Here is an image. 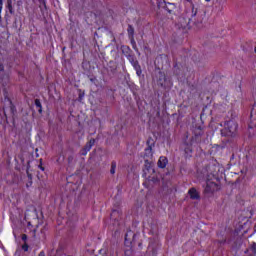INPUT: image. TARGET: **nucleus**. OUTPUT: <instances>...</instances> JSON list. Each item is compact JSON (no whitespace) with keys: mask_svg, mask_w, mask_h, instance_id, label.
I'll return each mask as SVG.
<instances>
[{"mask_svg":"<svg viewBox=\"0 0 256 256\" xmlns=\"http://www.w3.org/2000/svg\"><path fill=\"white\" fill-rule=\"evenodd\" d=\"M203 128L201 126H196L193 129V136L191 139V143H201V137H203Z\"/></svg>","mask_w":256,"mask_h":256,"instance_id":"nucleus-6","label":"nucleus"},{"mask_svg":"<svg viewBox=\"0 0 256 256\" xmlns=\"http://www.w3.org/2000/svg\"><path fill=\"white\" fill-rule=\"evenodd\" d=\"M122 55H125L126 59H133L135 57V53L131 50V47L127 45L121 46Z\"/></svg>","mask_w":256,"mask_h":256,"instance_id":"nucleus-8","label":"nucleus"},{"mask_svg":"<svg viewBox=\"0 0 256 256\" xmlns=\"http://www.w3.org/2000/svg\"><path fill=\"white\" fill-rule=\"evenodd\" d=\"M38 256H45V251H41Z\"/></svg>","mask_w":256,"mask_h":256,"instance_id":"nucleus-34","label":"nucleus"},{"mask_svg":"<svg viewBox=\"0 0 256 256\" xmlns=\"http://www.w3.org/2000/svg\"><path fill=\"white\" fill-rule=\"evenodd\" d=\"M215 181H218L215 175L208 176L204 184V195H206V197H211L213 193H215L216 191H219L220 189L219 184H217V182Z\"/></svg>","mask_w":256,"mask_h":256,"instance_id":"nucleus-2","label":"nucleus"},{"mask_svg":"<svg viewBox=\"0 0 256 256\" xmlns=\"http://www.w3.org/2000/svg\"><path fill=\"white\" fill-rule=\"evenodd\" d=\"M29 185H31V182H29L28 184H26L27 187H29Z\"/></svg>","mask_w":256,"mask_h":256,"instance_id":"nucleus-37","label":"nucleus"},{"mask_svg":"<svg viewBox=\"0 0 256 256\" xmlns=\"http://www.w3.org/2000/svg\"><path fill=\"white\" fill-rule=\"evenodd\" d=\"M120 213L119 210H113L110 214V219H117L116 217H119Z\"/></svg>","mask_w":256,"mask_h":256,"instance_id":"nucleus-20","label":"nucleus"},{"mask_svg":"<svg viewBox=\"0 0 256 256\" xmlns=\"http://www.w3.org/2000/svg\"><path fill=\"white\" fill-rule=\"evenodd\" d=\"M134 240H135V233H133V231L129 230L125 234V241H129V243H131Z\"/></svg>","mask_w":256,"mask_h":256,"instance_id":"nucleus-14","label":"nucleus"},{"mask_svg":"<svg viewBox=\"0 0 256 256\" xmlns=\"http://www.w3.org/2000/svg\"><path fill=\"white\" fill-rule=\"evenodd\" d=\"M188 194L190 196V199L192 200H199L201 199V196L199 195V192H197V189L195 188H191L189 191H188Z\"/></svg>","mask_w":256,"mask_h":256,"instance_id":"nucleus-10","label":"nucleus"},{"mask_svg":"<svg viewBox=\"0 0 256 256\" xmlns=\"http://www.w3.org/2000/svg\"><path fill=\"white\" fill-rule=\"evenodd\" d=\"M3 11V0H0V23L3 21V18L1 17V12Z\"/></svg>","mask_w":256,"mask_h":256,"instance_id":"nucleus-23","label":"nucleus"},{"mask_svg":"<svg viewBox=\"0 0 256 256\" xmlns=\"http://www.w3.org/2000/svg\"><path fill=\"white\" fill-rule=\"evenodd\" d=\"M127 33H128L129 39H133V37H135V28L133 27V25L131 24L128 25Z\"/></svg>","mask_w":256,"mask_h":256,"instance_id":"nucleus-15","label":"nucleus"},{"mask_svg":"<svg viewBox=\"0 0 256 256\" xmlns=\"http://www.w3.org/2000/svg\"><path fill=\"white\" fill-rule=\"evenodd\" d=\"M91 148L88 144H86L83 149L86 150L87 152L91 151Z\"/></svg>","mask_w":256,"mask_h":256,"instance_id":"nucleus-29","label":"nucleus"},{"mask_svg":"<svg viewBox=\"0 0 256 256\" xmlns=\"http://www.w3.org/2000/svg\"><path fill=\"white\" fill-rule=\"evenodd\" d=\"M238 127L239 125L235 120L225 122V127L221 130L222 137H235V135H237Z\"/></svg>","mask_w":256,"mask_h":256,"instance_id":"nucleus-3","label":"nucleus"},{"mask_svg":"<svg viewBox=\"0 0 256 256\" xmlns=\"http://www.w3.org/2000/svg\"><path fill=\"white\" fill-rule=\"evenodd\" d=\"M205 1H207V3H209V1H211V0H205Z\"/></svg>","mask_w":256,"mask_h":256,"instance_id":"nucleus-40","label":"nucleus"},{"mask_svg":"<svg viewBox=\"0 0 256 256\" xmlns=\"http://www.w3.org/2000/svg\"><path fill=\"white\" fill-rule=\"evenodd\" d=\"M116 169H117V162L116 161H112L111 162V169H110L111 175H115Z\"/></svg>","mask_w":256,"mask_h":256,"instance_id":"nucleus-18","label":"nucleus"},{"mask_svg":"<svg viewBox=\"0 0 256 256\" xmlns=\"http://www.w3.org/2000/svg\"><path fill=\"white\" fill-rule=\"evenodd\" d=\"M219 243V245H225V243L227 242V240H218L217 241Z\"/></svg>","mask_w":256,"mask_h":256,"instance_id":"nucleus-31","label":"nucleus"},{"mask_svg":"<svg viewBox=\"0 0 256 256\" xmlns=\"http://www.w3.org/2000/svg\"><path fill=\"white\" fill-rule=\"evenodd\" d=\"M184 153H185L186 157H191V153H193V149L191 148V146H187L184 149Z\"/></svg>","mask_w":256,"mask_h":256,"instance_id":"nucleus-19","label":"nucleus"},{"mask_svg":"<svg viewBox=\"0 0 256 256\" xmlns=\"http://www.w3.org/2000/svg\"><path fill=\"white\" fill-rule=\"evenodd\" d=\"M35 106L37 107L39 113H43V106L41 105V100L35 99Z\"/></svg>","mask_w":256,"mask_h":256,"instance_id":"nucleus-16","label":"nucleus"},{"mask_svg":"<svg viewBox=\"0 0 256 256\" xmlns=\"http://www.w3.org/2000/svg\"><path fill=\"white\" fill-rule=\"evenodd\" d=\"M130 39H131L132 45H137V44L135 43V39H134V38H130Z\"/></svg>","mask_w":256,"mask_h":256,"instance_id":"nucleus-33","label":"nucleus"},{"mask_svg":"<svg viewBox=\"0 0 256 256\" xmlns=\"http://www.w3.org/2000/svg\"><path fill=\"white\" fill-rule=\"evenodd\" d=\"M254 53H256V46H255V48H254Z\"/></svg>","mask_w":256,"mask_h":256,"instance_id":"nucleus-38","label":"nucleus"},{"mask_svg":"<svg viewBox=\"0 0 256 256\" xmlns=\"http://www.w3.org/2000/svg\"><path fill=\"white\" fill-rule=\"evenodd\" d=\"M188 25H195L196 27H201V24L203 23V18L201 16L197 17V9L195 6L192 5L191 12H188Z\"/></svg>","mask_w":256,"mask_h":256,"instance_id":"nucleus-5","label":"nucleus"},{"mask_svg":"<svg viewBox=\"0 0 256 256\" xmlns=\"http://www.w3.org/2000/svg\"><path fill=\"white\" fill-rule=\"evenodd\" d=\"M5 105L0 110V117L4 124H9V119L15 121V115H17V108L13 105L11 98H4Z\"/></svg>","mask_w":256,"mask_h":256,"instance_id":"nucleus-1","label":"nucleus"},{"mask_svg":"<svg viewBox=\"0 0 256 256\" xmlns=\"http://www.w3.org/2000/svg\"><path fill=\"white\" fill-rule=\"evenodd\" d=\"M166 10L168 11V13H171V10H169L167 7H166Z\"/></svg>","mask_w":256,"mask_h":256,"instance_id":"nucleus-36","label":"nucleus"},{"mask_svg":"<svg viewBox=\"0 0 256 256\" xmlns=\"http://www.w3.org/2000/svg\"><path fill=\"white\" fill-rule=\"evenodd\" d=\"M114 221H119V219L116 218V219H114Z\"/></svg>","mask_w":256,"mask_h":256,"instance_id":"nucleus-39","label":"nucleus"},{"mask_svg":"<svg viewBox=\"0 0 256 256\" xmlns=\"http://www.w3.org/2000/svg\"><path fill=\"white\" fill-rule=\"evenodd\" d=\"M38 1L40 3L41 11H43V8H41V7H44V9H47V0H38Z\"/></svg>","mask_w":256,"mask_h":256,"instance_id":"nucleus-21","label":"nucleus"},{"mask_svg":"<svg viewBox=\"0 0 256 256\" xmlns=\"http://www.w3.org/2000/svg\"><path fill=\"white\" fill-rule=\"evenodd\" d=\"M68 161L71 163V161H73V156L68 157Z\"/></svg>","mask_w":256,"mask_h":256,"instance_id":"nucleus-35","label":"nucleus"},{"mask_svg":"<svg viewBox=\"0 0 256 256\" xmlns=\"http://www.w3.org/2000/svg\"><path fill=\"white\" fill-rule=\"evenodd\" d=\"M144 167L146 169V171H151L152 167H153V161H144Z\"/></svg>","mask_w":256,"mask_h":256,"instance_id":"nucleus-17","label":"nucleus"},{"mask_svg":"<svg viewBox=\"0 0 256 256\" xmlns=\"http://www.w3.org/2000/svg\"><path fill=\"white\" fill-rule=\"evenodd\" d=\"M244 256H256V243L253 242L250 247L244 251Z\"/></svg>","mask_w":256,"mask_h":256,"instance_id":"nucleus-9","label":"nucleus"},{"mask_svg":"<svg viewBox=\"0 0 256 256\" xmlns=\"http://www.w3.org/2000/svg\"><path fill=\"white\" fill-rule=\"evenodd\" d=\"M87 153H89V152H87L86 150H84V148H82V149L80 150V155H82L83 157H85V155H87Z\"/></svg>","mask_w":256,"mask_h":256,"instance_id":"nucleus-27","label":"nucleus"},{"mask_svg":"<svg viewBox=\"0 0 256 256\" xmlns=\"http://www.w3.org/2000/svg\"><path fill=\"white\" fill-rule=\"evenodd\" d=\"M169 163V160L165 156H161L158 160V167L160 169H165L167 167V164Z\"/></svg>","mask_w":256,"mask_h":256,"instance_id":"nucleus-12","label":"nucleus"},{"mask_svg":"<svg viewBox=\"0 0 256 256\" xmlns=\"http://www.w3.org/2000/svg\"><path fill=\"white\" fill-rule=\"evenodd\" d=\"M147 147L144 150V161H155L153 158V147H155V140L149 137L146 141Z\"/></svg>","mask_w":256,"mask_h":256,"instance_id":"nucleus-4","label":"nucleus"},{"mask_svg":"<svg viewBox=\"0 0 256 256\" xmlns=\"http://www.w3.org/2000/svg\"><path fill=\"white\" fill-rule=\"evenodd\" d=\"M38 169H41V171H45V167H43V159H40V164L38 165Z\"/></svg>","mask_w":256,"mask_h":256,"instance_id":"nucleus-24","label":"nucleus"},{"mask_svg":"<svg viewBox=\"0 0 256 256\" xmlns=\"http://www.w3.org/2000/svg\"><path fill=\"white\" fill-rule=\"evenodd\" d=\"M174 75H176L178 79H185V73H183V70H181L177 64L174 65Z\"/></svg>","mask_w":256,"mask_h":256,"instance_id":"nucleus-11","label":"nucleus"},{"mask_svg":"<svg viewBox=\"0 0 256 256\" xmlns=\"http://www.w3.org/2000/svg\"><path fill=\"white\" fill-rule=\"evenodd\" d=\"M124 255L125 256H131V250H125Z\"/></svg>","mask_w":256,"mask_h":256,"instance_id":"nucleus-32","label":"nucleus"},{"mask_svg":"<svg viewBox=\"0 0 256 256\" xmlns=\"http://www.w3.org/2000/svg\"><path fill=\"white\" fill-rule=\"evenodd\" d=\"M86 144H88L90 147H93V145H95V139H90L89 142Z\"/></svg>","mask_w":256,"mask_h":256,"instance_id":"nucleus-26","label":"nucleus"},{"mask_svg":"<svg viewBox=\"0 0 256 256\" xmlns=\"http://www.w3.org/2000/svg\"><path fill=\"white\" fill-rule=\"evenodd\" d=\"M129 63L132 65V67L135 69L136 74L138 77H141L143 70L141 69V65L139 64V61L137 60V57L134 56L133 58H130Z\"/></svg>","mask_w":256,"mask_h":256,"instance_id":"nucleus-7","label":"nucleus"},{"mask_svg":"<svg viewBox=\"0 0 256 256\" xmlns=\"http://www.w3.org/2000/svg\"><path fill=\"white\" fill-rule=\"evenodd\" d=\"M26 173H27V177L30 181V185H33V175L31 173H29V166L27 167Z\"/></svg>","mask_w":256,"mask_h":256,"instance_id":"nucleus-22","label":"nucleus"},{"mask_svg":"<svg viewBox=\"0 0 256 256\" xmlns=\"http://www.w3.org/2000/svg\"><path fill=\"white\" fill-rule=\"evenodd\" d=\"M6 9H8L10 15H15V10L13 9V0H7Z\"/></svg>","mask_w":256,"mask_h":256,"instance_id":"nucleus-13","label":"nucleus"},{"mask_svg":"<svg viewBox=\"0 0 256 256\" xmlns=\"http://www.w3.org/2000/svg\"><path fill=\"white\" fill-rule=\"evenodd\" d=\"M22 249L27 252L29 251V245L27 244V242L24 243V245H22Z\"/></svg>","mask_w":256,"mask_h":256,"instance_id":"nucleus-25","label":"nucleus"},{"mask_svg":"<svg viewBox=\"0 0 256 256\" xmlns=\"http://www.w3.org/2000/svg\"><path fill=\"white\" fill-rule=\"evenodd\" d=\"M132 47H133L134 51H136V53H138V55H141L139 53V48H137V44L132 45Z\"/></svg>","mask_w":256,"mask_h":256,"instance_id":"nucleus-28","label":"nucleus"},{"mask_svg":"<svg viewBox=\"0 0 256 256\" xmlns=\"http://www.w3.org/2000/svg\"><path fill=\"white\" fill-rule=\"evenodd\" d=\"M21 239L24 241V243H27V234H22Z\"/></svg>","mask_w":256,"mask_h":256,"instance_id":"nucleus-30","label":"nucleus"}]
</instances>
